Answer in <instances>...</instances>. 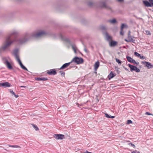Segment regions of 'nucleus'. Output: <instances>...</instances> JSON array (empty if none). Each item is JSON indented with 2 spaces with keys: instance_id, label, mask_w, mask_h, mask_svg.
I'll use <instances>...</instances> for the list:
<instances>
[{
  "instance_id": "nucleus-1",
  "label": "nucleus",
  "mask_w": 153,
  "mask_h": 153,
  "mask_svg": "<svg viewBox=\"0 0 153 153\" xmlns=\"http://www.w3.org/2000/svg\"><path fill=\"white\" fill-rule=\"evenodd\" d=\"M13 41L10 40V37H7L2 46L0 48V52L4 51L9 48Z\"/></svg>"
},
{
  "instance_id": "nucleus-2",
  "label": "nucleus",
  "mask_w": 153,
  "mask_h": 153,
  "mask_svg": "<svg viewBox=\"0 0 153 153\" xmlns=\"http://www.w3.org/2000/svg\"><path fill=\"white\" fill-rule=\"evenodd\" d=\"M74 62L77 64H80L82 63L83 62V59L82 58H79L78 57H75L71 61L72 62Z\"/></svg>"
},
{
  "instance_id": "nucleus-3",
  "label": "nucleus",
  "mask_w": 153,
  "mask_h": 153,
  "mask_svg": "<svg viewBox=\"0 0 153 153\" xmlns=\"http://www.w3.org/2000/svg\"><path fill=\"white\" fill-rule=\"evenodd\" d=\"M15 58L16 60L18 62L21 67L23 69L27 70V69L22 64L20 60V59L19 56L17 54H16L15 55Z\"/></svg>"
},
{
  "instance_id": "nucleus-4",
  "label": "nucleus",
  "mask_w": 153,
  "mask_h": 153,
  "mask_svg": "<svg viewBox=\"0 0 153 153\" xmlns=\"http://www.w3.org/2000/svg\"><path fill=\"white\" fill-rule=\"evenodd\" d=\"M128 66L130 68V71H135L137 72H138L140 71V70L136 66L131 65L130 64H128Z\"/></svg>"
},
{
  "instance_id": "nucleus-5",
  "label": "nucleus",
  "mask_w": 153,
  "mask_h": 153,
  "mask_svg": "<svg viewBox=\"0 0 153 153\" xmlns=\"http://www.w3.org/2000/svg\"><path fill=\"white\" fill-rule=\"evenodd\" d=\"M53 137L56 140H62L65 138V136L62 134H55L53 135Z\"/></svg>"
},
{
  "instance_id": "nucleus-6",
  "label": "nucleus",
  "mask_w": 153,
  "mask_h": 153,
  "mask_svg": "<svg viewBox=\"0 0 153 153\" xmlns=\"http://www.w3.org/2000/svg\"><path fill=\"white\" fill-rule=\"evenodd\" d=\"M126 59L128 61L130 62L136 64L137 65H138L139 64L138 62H136L134 60L129 56H127L126 57Z\"/></svg>"
},
{
  "instance_id": "nucleus-7",
  "label": "nucleus",
  "mask_w": 153,
  "mask_h": 153,
  "mask_svg": "<svg viewBox=\"0 0 153 153\" xmlns=\"http://www.w3.org/2000/svg\"><path fill=\"white\" fill-rule=\"evenodd\" d=\"M47 73L49 75H55L56 74V72L54 69L47 71Z\"/></svg>"
},
{
  "instance_id": "nucleus-8",
  "label": "nucleus",
  "mask_w": 153,
  "mask_h": 153,
  "mask_svg": "<svg viewBox=\"0 0 153 153\" xmlns=\"http://www.w3.org/2000/svg\"><path fill=\"white\" fill-rule=\"evenodd\" d=\"M11 85L8 82H5L4 83H0V87L4 88H6L10 87Z\"/></svg>"
},
{
  "instance_id": "nucleus-9",
  "label": "nucleus",
  "mask_w": 153,
  "mask_h": 153,
  "mask_svg": "<svg viewBox=\"0 0 153 153\" xmlns=\"http://www.w3.org/2000/svg\"><path fill=\"white\" fill-rule=\"evenodd\" d=\"M143 63L144 65H145L149 69L153 68V65H152L149 62L144 61L143 62Z\"/></svg>"
},
{
  "instance_id": "nucleus-10",
  "label": "nucleus",
  "mask_w": 153,
  "mask_h": 153,
  "mask_svg": "<svg viewBox=\"0 0 153 153\" xmlns=\"http://www.w3.org/2000/svg\"><path fill=\"white\" fill-rule=\"evenodd\" d=\"M45 33L43 31H40L34 35L36 37H39L43 36L45 34Z\"/></svg>"
},
{
  "instance_id": "nucleus-11",
  "label": "nucleus",
  "mask_w": 153,
  "mask_h": 153,
  "mask_svg": "<svg viewBox=\"0 0 153 153\" xmlns=\"http://www.w3.org/2000/svg\"><path fill=\"white\" fill-rule=\"evenodd\" d=\"M71 63L70 62L63 64L62 66L59 68V70H63L68 67Z\"/></svg>"
},
{
  "instance_id": "nucleus-12",
  "label": "nucleus",
  "mask_w": 153,
  "mask_h": 153,
  "mask_svg": "<svg viewBox=\"0 0 153 153\" xmlns=\"http://www.w3.org/2000/svg\"><path fill=\"white\" fill-rule=\"evenodd\" d=\"M4 63L7 66V68L10 69H12V66L10 63V62L7 60H6L4 62Z\"/></svg>"
},
{
  "instance_id": "nucleus-13",
  "label": "nucleus",
  "mask_w": 153,
  "mask_h": 153,
  "mask_svg": "<svg viewBox=\"0 0 153 153\" xmlns=\"http://www.w3.org/2000/svg\"><path fill=\"white\" fill-rule=\"evenodd\" d=\"M117 42L112 40L110 42L109 45L110 47H114L117 45Z\"/></svg>"
},
{
  "instance_id": "nucleus-14",
  "label": "nucleus",
  "mask_w": 153,
  "mask_h": 153,
  "mask_svg": "<svg viewBox=\"0 0 153 153\" xmlns=\"http://www.w3.org/2000/svg\"><path fill=\"white\" fill-rule=\"evenodd\" d=\"M143 2L145 6L146 7H152V5H151V4L148 1H143Z\"/></svg>"
},
{
  "instance_id": "nucleus-15",
  "label": "nucleus",
  "mask_w": 153,
  "mask_h": 153,
  "mask_svg": "<svg viewBox=\"0 0 153 153\" xmlns=\"http://www.w3.org/2000/svg\"><path fill=\"white\" fill-rule=\"evenodd\" d=\"M100 63L99 62L97 61L95 62L94 65V68L95 71H97L99 66Z\"/></svg>"
},
{
  "instance_id": "nucleus-16",
  "label": "nucleus",
  "mask_w": 153,
  "mask_h": 153,
  "mask_svg": "<svg viewBox=\"0 0 153 153\" xmlns=\"http://www.w3.org/2000/svg\"><path fill=\"white\" fill-rule=\"evenodd\" d=\"M106 36L107 39L109 41L111 42L112 41V38L107 33H106Z\"/></svg>"
},
{
  "instance_id": "nucleus-17",
  "label": "nucleus",
  "mask_w": 153,
  "mask_h": 153,
  "mask_svg": "<svg viewBox=\"0 0 153 153\" xmlns=\"http://www.w3.org/2000/svg\"><path fill=\"white\" fill-rule=\"evenodd\" d=\"M115 76V74H114L112 72H110L108 76L109 79L114 77Z\"/></svg>"
},
{
  "instance_id": "nucleus-18",
  "label": "nucleus",
  "mask_w": 153,
  "mask_h": 153,
  "mask_svg": "<svg viewBox=\"0 0 153 153\" xmlns=\"http://www.w3.org/2000/svg\"><path fill=\"white\" fill-rule=\"evenodd\" d=\"M48 79L47 78H37L36 79V80H38V81H41V80H42V81H45V80H47Z\"/></svg>"
},
{
  "instance_id": "nucleus-19",
  "label": "nucleus",
  "mask_w": 153,
  "mask_h": 153,
  "mask_svg": "<svg viewBox=\"0 0 153 153\" xmlns=\"http://www.w3.org/2000/svg\"><path fill=\"white\" fill-rule=\"evenodd\" d=\"M105 117L107 118H114L115 117V116H109L107 114H106V113H105Z\"/></svg>"
},
{
  "instance_id": "nucleus-20",
  "label": "nucleus",
  "mask_w": 153,
  "mask_h": 153,
  "mask_svg": "<svg viewBox=\"0 0 153 153\" xmlns=\"http://www.w3.org/2000/svg\"><path fill=\"white\" fill-rule=\"evenodd\" d=\"M108 22L114 24L116 22V21L115 19L109 20Z\"/></svg>"
},
{
  "instance_id": "nucleus-21",
  "label": "nucleus",
  "mask_w": 153,
  "mask_h": 153,
  "mask_svg": "<svg viewBox=\"0 0 153 153\" xmlns=\"http://www.w3.org/2000/svg\"><path fill=\"white\" fill-rule=\"evenodd\" d=\"M72 48L73 49V50H74V52L75 53H76V49H77V48L76 47V46L75 45H72Z\"/></svg>"
},
{
  "instance_id": "nucleus-22",
  "label": "nucleus",
  "mask_w": 153,
  "mask_h": 153,
  "mask_svg": "<svg viewBox=\"0 0 153 153\" xmlns=\"http://www.w3.org/2000/svg\"><path fill=\"white\" fill-rule=\"evenodd\" d=\"M31 125L33 126L34 128L35 129V130L38 131L39 130V129L38 127L36 125L34 124H31Z\"/></svg>"
},
{
  "instance_id": "nucleus-23",
  "label": "nucleus",
  "mask_w": 153,
  "mask_h": 153,
  "mask_svg": "<svg viewBox=\"0 0 153 153\" xmlns=\"http://www.w3.org/2000/svg\"><path fill=\"white\" fill-rule=\"evenodd\" d=\"M116 61V62H117V63H118V64L120 65L121 63L122 62L120 60H119L118 59L116 58L115 59Z\"/></svg>"
},
{
  "instance_id": "nucleus-24",
  "label": "nucleus",
  "mask_w": 153,
  "mask_h": 153,
  "mask_svg": "<svg viewBox=\"0 0 153 153\" xmlns=\"http://www.w3.org/2000/svg\"><path fill=\"white\" fill-rule=\"evenodd\" d=\"M10 92L16 98H17L18 97V95H16L14 92L13 91H10Z\"/></svg>"
},
{
  "instance_id": "nucleus-25",
  "label": "nucleus",
  "mask_w": 153,
  "mask_h": 153,
  "mask_svg": "<svg viewBox=\"0 0 153 153\" xmlns=\"http://www.w3.org/2000/svg\"><path fill=\"white\" fill-rule=\"evenodd\" d=\"M134 55L136 56H137L138 57H140V55L139 54V53H137V52H135L134 53Z\"/></svg>"
},
{
  "instance_id": "nucleus-26",
  "label": "nucleus",
  "mask_w": 153,
  "mask_h": 153,
  "mask_svg": "<svg viewBox=\"0 0 153 153\" xmlns=\"http://www.w3.org/2000/svg\"><path fill=\"white\" fill-rule=\"evenodd\" d=\"M126 25H125L124 24H122L121 25V29H123V28L124 27H126Z\"/></svg>"
},
{
  "instance_id": "nucleus-27",
  "label": "nucleus",
  "mask_w": 153,
  "mask_h": 153,
  "mask_svg": "<svg viewBox=\"0 0 153 153\" xmlns=\"http://www.w3.org/2000/svg\"><path fill=\"white\" fill-rule=\"evenodd\" d=\"M132 121L131 120H128L127 121V124H132Z\"/></svg>"
},
{
  "instance_id": "nucleus-28",
  "label": "nucleus",
  "mask_w": 153,
  "mask_h": 153,
  "mask_svg": "<svg viewBox=\"0 0 153 153\" xmlns=\"http://www.w3.org/2000/svg\"><path fill=\"white\" fill-rule=\"evenodd\" d=\"M149 3L151 4V5L152 7H153V0H149Z\"/></svg>"
},
{
  "instance_id": "nucleus-29",
  "label": "nucleus",
  "mask_w": 153,
  "mask_h": 153,
  "mask_svg": "<svg viewBox=\"0 0 153 153\" xmlns=\"http://www.w3.org/2000/svg\"><path fill=\"white\" fill-rule=\"evenodd\" d=\"M146 32V34L147 35H151V33L149 31V30H146L145 31Z\"/></svg>"
},
{
  "instance_id": "nucleus-30",
  "label": "nucleus",
  "mask_w": 153,
  "mask_h": 153,
  "mask_svg": "<svg viewBox=\"0 0 153 153\" xmlns=\"http://www.w3.org/2000/svg\"><path fill=\"white\" fill-rule=\"evenodd\" d=\"M61 73V75L62 76H65V72H62L61 71L60 72Z\"/></svg>"
},
{
  "instance_id": "nucleus-31",
  "label": "nucleus",
  "mask_w": 153,
  "mask_h": 153,
  "mask_svg": "<svg viewBox=\"0 0 153 153\" xmlns=\"http://www.w3.org/2000/svg\"><path fill=\"white\" fill-rule=\"evenodd\" d=\"M128 145L132 146L134 148H135V145L132 143H129Z\"/></svg>"
},
{
  "instance_id": "nucleus-32",
  "label": "nucleus",
  "mask_w": 153,
  "mask_h": 153,
  "mask_svg": "<svg viewBox=\"0 0 153 153\" xmlns=\"http://www.w3.org/2000/svg\"><path fill=\"white\" fill-rule=\"evenodd\" d=\"M131 153H140V152L137 150L133 151L131 152Z\"/></svg>"
},
{
  "instance_id": "nucleus-33",
  "label": "nucleus",
  "mask_w": 153,
  "mask_h": 153,
  "mask_svg": "<svg viewBox=\"0 0 153 153\" xmlns=\"http://www.w3.org/2000/svg\"><path fill=\"white\" fill-rule=\"evenodd\" d=\"M120 34L121 35H123V29H121V31L120 32Z\"/></svg>"
},
{
  "instance_id": "nucleus-34",
  "label": "nucleus",
  "mask_w": 153,
  "mask_h": 153,
  "mask_svg": "<svg viewBox=\"0 0 153 153\" xmlns=\"http://www.w3.org/2000/svg\"><path fill=\"white\" fill-rule=\"evenodd\" d=\"M145 114L146 115H152V114H150V113H149V112H146Z\"/></svg>"
},
{
  "instance_id": "nucleus-35",
  "label": "nucleus",
  "mask_w": 153,
  "mask_h": 153,
  "mask_svg": "<svg viewBox=\"0 0 153 153\" xmlns=\"http://www.w3.org/2000/svg\"><path fill=\"white\" fill-rule=\"evenodd\" d=\"M14 148H20L21 147L20 146L18 145H14Z\"/></svg>"
},
{
  "instance_id": "nucleus-36",
  "label": "nucleus",
  "mask_w": 153,
  "mask_h": 153,
  "mask_svg": "<svg viewBox=\"0 0 153 153\" xmlns=\"http://www.w3.org/2000/svg\"><path fill=\"white\" fill-rule=\"evenodd\" d=\"M140 58L141 59H145V57L143 56H140Z\"/></svg>"
},
{
  "instance_id": "nucleus-37",
  "label": "nucleus",
  "mask_w": 153,
  "mask_h": 153,
  "mask_svg": "<svg viewBox=\"0 0 153 153\" xmlns=\"http://www.w3.org/2000/svg\"><path fill=\"white\" fill-rule=\"evenodd\" d=\"M105 27L104 26H102L101 27V29L102 30H103L105 29Z\"/></svg>"
},
{
  "instance_id": "nucleus-38",
  "label": "nucleus",
  "mask_w": 153,
  "mask_h": 153,
  "mask_svg": "<svg viewBox=\"0 0 153 153\" xmlns=\"http://www.w3.org/2000/svg\"><path fill=\"white\" fill-rule=\"evenodd\" d=\"M8 146L10 147L14 148V145H9Z\"/></svg>"
},
{
  "instance_id": "nucleus-39",
  "label": "nucleus",
  "mask_w": 153,
  "mask_h": 153,
  "mask_svg": "<svg viewBox=\"0 0 153 153\" xmlns=\"http://www.w3.org/2000/svg\"><path fill=\"white\" fill-rule=\"evenodd\" d=\"M103 7H106V5L105 3L103 4Z\"/></svg>"
},
{
  "instance_id": "nucleus-40",
  "label": "nucleus",
  "mask_w": 153,
  "mask_h": 153,
  "mask_svg": "<svg viewBox=\"0 0 153 153\" xmlns=\"http://www.w3.org/2000/svg\"><path fill=\"white\" fill-rule=\"evenodd\" d=\"M117 1L120 2H122L123 1V0H117Z\"/></svg>"
},
{
  "instance_id": "nucleus-41",
  "label": "nucleus",
  "mask_w": 153,
  "mask_h": 153,
  "mask_svg": "<svg viewBox=\"0 0 153 153\" xmlns=\"http://www.w3.org/2000/svg\"><path fill=\"white\" fill-rule=\"evenodd\" d=\"M20 87H23V88H26V86H20Z\"/></svg>"
},
{
  "instance_id": "nucleus-42",
  "label": "nucleus",
  "mask_w": 153,
  "mask_h": 153,
  "mask_svg": "<svg viewBox=\"0 0 153 153\" xmlns=\"http://www.w3.org/2000/svg\"><path fill=\"white\" fill-rule=\"evenodd\" d=\"M125 41H126V42H129V41H128L127 39H125Z\"/></svg>"
},
{
  "instance_id": "nucleus-43",
  "label": "nucleus",
  "mask_w": 153,
  "mask_h": 153,
  "mask_svg": "<svg viewBox=\"0 0 153 153\" xmlns=\"http://www.w3.org/2000/svg\"><path fill=\"white\" fill-rule=\"evenodd\" d=\"M125 70H128L127 68H125Z\"/></svg>"
}]
</instances>
